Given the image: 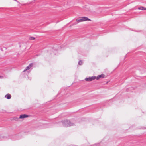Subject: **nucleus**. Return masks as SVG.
<instances>
[{"label": "nucleus", "instance_id": "obj_3", "mask_svg": "<svg viewBox=\"0 0 146 146\" xmlns=\"http://www.w3.org/2000/svg\"><path fill=\"white\" fill-rule=\"evenodd\" d=\"M33 64L31 63L28 66H27L26 68L24 69V70L23 71V72H24L27 71V70H29L33 66Z\"/></svg>", "mask_w": 146, "mask_h": 146}, {"label": "nucleus", "instance_id": "obj_5", "mask_svg": "<svg viewBox=\"0 0 146 146\" xmlns=\"http://www.w3.org/2000/svg\"><path fill=\"white\" fill-rule=\"evenodd\" d=\"M105 76V75L104 74H102L100 75H99L97 76L96 77V79L97 80H98L99 78H104Z\"/></svg>", "mask_w": 146, "mask_h": 146}, {"label": "nucleus", "instance_id": "obj_1", "mask_svg": "<svg viewBox=\"0 0 146 146\" xmlns=\"http://www.w3.org/2000/svg\"><path fill=\"white\" fill-rule=\"evenodd\" d=\"M60 123H62L63 126L64 127H68L74 125V124L72 123L70 121L66 120L61 121Z\"/></svg>", "mask_w": 146, "mask_h": 146}, {"label": "nucleus", "instance_id": "obj_13", "mask_svg": "<svg viewBox=\"0 0 146 146\" xmlns=\"http://www.w3.org/2000/svg\"><path fill=\"white\" fill-rule=\"evenodd\" d=\"M58 46L57 45H55L54 46V48H55V47H56V46Z\"/></svg>", "mask_w": 146, "mask_h": 146}, {"label": "nucleus", "instance_id": "obj_2", "mask_svg": "<svg viewBox=\"0 0 146 146\" xmlns=\"http://www.w3.org/2000/svg\"><path fill=\"white\" fill-rule=\"evenodd\" d=\"M96 78V77L95 76H92L89 77L88 78H86L85 79V80L87 82H90Z\"/></svg>", "mask_w": 146, "mask_h": 146}, {"label": "nucleus", "instance_id": "obj_14", "mask_svg": "<svg viewBox=\"0 0 146 146\" xmlns=\"http://www.w3.org/2000/svg\"><path fill=\"white\" fill-rule=\"evenodd\" d=\"M14 0V1H16V2H17V3H19V2H18L17 1V0Z\"/></svg>", "mask_w": 146, "mask_h": 146}, {"label": "nucleus", "instance_id": "obj_10", "mask_svg": "<svg viewBox=\"0 0 146 146\" xmlns=\"http://www.w3.org/2000/svg\"><path fill=\"white\" fill-rule=\"evenodd\" d=\"M83 62L81 60L79 61L78 64L80 65H81L82 64Z\"/></svg>", "mask_w": 146, "mask_h": 146}, {"label": "nucleus", "instance_id": "obj_12", "mask_svg": "<svg viewBox=\"0 0 146 146\" xmlns=\"http://www.w3.org/2000/svg\"><path fill=\"white\" fill-rule=\"evenodd\" d=\"M5 137H0V141L4 140Z\"/></svg>", "mask_w": 146, "mask_h": 146}, {"label": "nucleus", "instance_id": "obj_11", "mask_svg": "<svg viewBox=\"0 0 146 146\" xmlns=\"http://www.w3.org/2000/svg\"><path fill=\"white\" fill-rule=\"evenodd\" d=\"M35 38L34 37H30L29 38V39L30 40H33L35 39Z\"/></svg>", "mask_w": 146, "mask_h": 146}, {"label": "nucleus", "instance_id": "obj_6", "mask_svg": "<svg viewBox=\"0 0 146 146\" xmlns=\"http://www.w3.org/2000/svg\"><path fill=\"white\" fill-rule=\"evenodd\" d=\"M82 20L83 21H90V19L88 18V17H81Z\"/></svg>", "mask_w": 146, "mask_h": 146}, {"label": "nucleus", "instance_id": "obj_9", "mask_svg": "<svg viewBox=\"0 0 146 146\" xmlns=\"http://www.w3.org/2000/svg\"><path fill=\"white\" fill-rule=\"evenodd\" d=\"M138 9L139 10H146V8H145L144 7L142 6L138 7Z\"/></svg>", "mask_w": 146, "mask_h": 146}, {"label": "nucleus", "instance_id": "obj_7", "mask_svg": "<svg viewBox=\"0 0 146 146\" xmlns=\"http://www.w3.org/2000/svg\"><path fill=\"white\" fill-rule=\"evenodd\" d=\"M5 97L8 99H9L11 98V96L9 94H7L5 96Z\"/></svg>", "mask_w": 146, "mask_h": 146}, {"label": "nucleus", "instance_id": "obj_8", "mask_svg": "<svg viewBox=\"0 0 146 146\" xmlns=\"http://www.w3.org/2000/svg\"><path fill=\"white\" fill-rule=\"evenodd\" d=\"M76 21L78 22H80L83 21L81 17H79L78 19H76Z\"/></svg>", "mask_w": 146, "mask_h": 146}, {"label": "nucleus", "instance_id": "obj_4", "mask_svg": "<svg viewBox=\"0 0 146 146\" xmlns=\"http://www.w3.org/2000/svg\"><path fill=\"white\" fill-rule=\"evenodd\" d=\"M28 117V115L25 114H22L20 116L19 118L20 119H24L25 118Z\"/></svg>", "mask_w": 146, "mask_h": 146}, {"label": "nucleus", "instance_id": "obj_15", "mask_svg": "<svg viewBox=\"0 0 146 146\" xmlns=\"http://www.w3.org/2000/svg\"><path fill=\"white\" fill-rule=\"evenodd\" d=\"M56 50H57L58 49L57 48L56 49H55Z\"/></svg>", "mask_w": 146, "mask_h": 146}]
</instances>
